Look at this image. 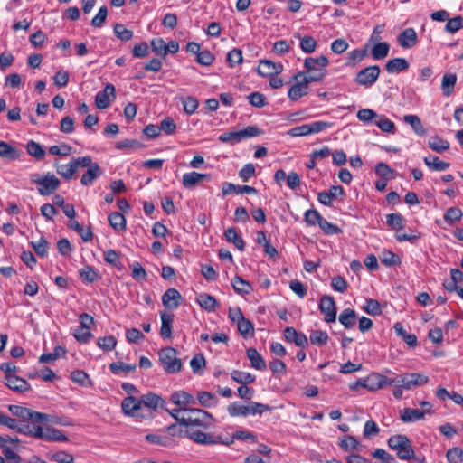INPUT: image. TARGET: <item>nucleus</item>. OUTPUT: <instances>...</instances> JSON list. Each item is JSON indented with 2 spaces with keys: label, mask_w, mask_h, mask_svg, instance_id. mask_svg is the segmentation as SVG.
Returning a JSON list of instances; mask_svg holds the SVG:
<instances>
[{
  "label": "nucleus",
  "mask_w": 463,
  "mask_h": 463,
  "mask_svg": "<svg viewBox=\"0 0 463 463\" xmlns=\"http://www.w3.org/2000/svg\"><path fill=\"white\" fill-rule=\"evenodd\" d=\"M197 400L203 407L210 408L216 406L218 399L209 392H199L197 393Z\"/></svg>",
  "instance_id": "37998d69"
},
{
  "label": "nucleus",
  "mask_w": 463,
  "mask_h": 463,
  "mask_svg": "<svg viewBox=\"0 0 463 463\" xmlns=\"http://www.w3.org/2000/svg\"><path fill=\"white\" fill-rule=\"evenodd\" d=\"M328 63V59L324 55L316 58L307 57L304 61L306 71L299 72L296 78L304 77L310 83L322 81L327 72L326 68Z\"/></svg>",
  "instance_id": "f257e3e1"
},
{
  "label": "nucleus",
  "mask_w": 463,
  "mask_h": 463,
  "mask_svg": "<svg viewBox=\"0 0 463 463\" xmlns=\"http://www.w3.org/2000/svg\"><path fill=\"white\" fill-rule=\"evenodd\" d=\"M399 387L410 390L413 387L421 386L429 382V377L422 373H407L398 375Z\"/></svg>",
  "instance_id": "1a4fd4ad"
},
{
  "label": "nucleus",
  "mask_w": 463,
  "mask_h": 463,
  "mask_svg": "<svg viewBox=\"0 0 463 463\" xmlns=\"http://www.w3.org/2000/svg\"><path fill=\"white\" fill-rule=\"evenodd\" d=\"M115 35L121 41L128 42L132 39L133 32L127 29L122 24H116L114 26Z\"/></svg>",
  "instance_id": "e2e57ef3"
},
{
  "label": "nucleus",
  "mask_w": 463,
  "mask_h": 463,
  "mask_svg": "<svg viewBox=\"0 0 463 463\" xmlns=\"http://www.w3.org/2000/svg\"><path fill=\"white\" fill-rule=\"evenodd\" d=\"M283 71L281 63H276L269 60L260 61L257 71L262 77H270L279 74Z\"/></svg>",
  "instance_id": "2eb2a0df"
},
{
  "label": "nucleus",
  "mask_w": 463,
  "mask_h": 463,
  "mask_svg": "<svg viewBox=\"0 0 463 463\" xmlns=\"http://www.w3.org/2000/svg\"><path fill=\"white\" fill-rule=\"evenodd\" d=\"M196 301L203 309L208 312L214 311L218 307V302L216 298L206 293L199 294L198 297L196 298Z\"/></svg>",
  "instance_id": "c756f323"
},
{
  "label": "nucleus",
  "mask_w": 463,
  "mask_h": 463,
  "mask_svg": "<svg viewBox=\"0 0 463 463\" xmlns=\"http://www.w3.org/2000/svg\"><path fill=\"white\" fill-rule=\"evenodd\" d=\"M339 447L346 452L352 451V450H357L360 451L362 445L360 442L353 436L345 435L339 439L338 441Z\"/></svg>",
  "instance_id": "7c9ffc66"
},
{
  "label": "nucleus",
  "mask_w": 463,
  "mask_h": 463,
  "mask_svg": "<svg viewBox=\"0 0 463 463\" xmlns=\"http://www.w3.org/2000/svg\"><path fill=\"white\" fill-rule=\"evenodd\" d=\"M319 310L325 315L324 320L326 323L335 322L336 319V307L332 296L325 295L321 298Z\"/></svg>",
  "instance_id": "9d476101"
},
{
  "label": "nucleus",
  "mask_w": 463,
  "mask_h": 463,
  "mask_svg": "<svg viewBox=\"0 0 463 463\" xmlns=\"http://www.w3.org/2000/svg\"><path fill=\"white\" fill-rule=\"evenodd\" d=\"M246 354L250 362L251 367L259 371L266 370V363L261 354L255 348L247 349Z\"/></svg>",
  "instance_id": "bb28decb"
},
{
  "label": "nucleus",
  "mask_w": 463,
  "mask_h": 463,
  "mask_svg": "<svg viewBox=\"0 0 463 463\" xmlns=\"http://www.w3.org/2000/svg\"><path fill=\"white\" fill-rule=\"evenodd\" d=\"M463 215L462 211L458 207H450L449 208L444 214V221L448 224H453L454 222L459 221Z\"/></svg>",
  "instance_id": "13d9d810"
},
{
  "label": "nucleus",
  "mask_w": 463,
  "mask_h": 463,
  "mask_svg": "<svg viewBox=\"0 0 463 463\" xmlns=\"http://www.w3.org/2000/svg\"><path fill=\"white\" fill-rule=\"evenodd\" d=\"M424 163L432 171H444L450 165L449 163L441 161L438 156H426Z\"/></svg>",
  "instance_id": "a19ab883"
},
{
  "label": "nucleus",
  "mask_w": 463,
  "mask_h": 463,
  "mask_svg": "<svg viewBox=\"0 0 463 463\" xmlns=\"http://www.w3.org/2000/svg\"><path fill=\"white\" fill-rule=\"evenodd\" d=\"M428 145L430 149L438 153H441L449 148V143L447 140L440 138L439 137H431L429 140Z\"/></svg>",
  "instance_id": "de8ad7c7"
},
{
  "label": "nucleus",
  "mask_w": 463,
  "mask_h": 463,
  "mask_svg": "<svg viewBox=\"0 0 463 463\" xmlns=\"http://www.w3.org/2000/svg\"><path fill=\"white\" fill-rule=\"evenodd\" d=\"M237 327H238V330L240 332V334L244 337V338H248L249 336H250L253 333V325L252 323L243 317L238 324H237Z\"/></svg>",
  "instance_id": "680f3d73"
},
{
  "label": "nucleus",
  "mask_w": 463,
  "mask_h": 463,
  "mask_svg": "<svg viewBox=\"0 0 463 463\" xmlns=\"http://www.w3.org/2000/svg\"><path fill=\"white\" fill-rule=\"evenodd\" d=\"M298 78H300L301 80L292 85L288 92L289 99L293 101L307 94L308 84L310 83L304 77H298L297 79Z\"/></svg>",
  "instance_id": "6ab92c4d"
},
{
  "label": "nucleus",
  "mask_w": 463,
  "mask_h": 463,
  "mask_svg": "<svg viewBox=\"0 0 463 463\" xmlns=\"http://www.w3.org/2000/svg\"><path fill=\"white\" fill-rule=\"evenodd\" d=\"M5 385L11 390L18 392H24L30 389V384L23 378L14 375H9L5 379Z\"/></svg>",
  "instance_id": "5701e85b"
},
{
  "label": "nucleus",
  "mask_w": 463,
  "mask_h": 463,
  "mask_svg": "<svg viewBox=\"0 0 463 463\" xmlns=\"http://www.w3.org/2000/svg\"><path fill=\"white\" fill-rule=\"evenodd\" d=\"M356 384H361L362 387L366 388L371 392H376L381 389L379 373H371L366 378L357 381Z\"/></svg>",
  "instance_id": "473e14b6"
},
{
  "label": "nucleus",
  "mask_w": 463,
  "mask_h": 463,
  "mask_svg": "<svg viewBox=\"0 0 463 463\" xmlns=\"http://www.w3.org/2000/svg\"><path fill=\"white\" fill-rule=\"evenodd\" d=\"M390 45L387 43L383 42L376 43L372 48L371 53L374 60H383L388 55Z\"/></svg>",
  "instance_id": "c03bdc74"
},
{
  "label": "nucleus",
  "mask_w": 463,
  "mask_h": 463,
  "mask_svg": "<svg viewBox=\"0 0 463 463\" xmlns=\"http://www.w3.org/2000/svg\"><path fill=\"white\" fill-rule=\"evenodd\" d=\"M222 194L225 196V195H228L232 193H236V194H257V190L252 187V186H250V185H235L232 183H224L223 184V186H222Z\"/></svg>",
  "instance_id": "a878e982"
},
{
  "label": "nucleus",
  "mask_w": 463,
  "mask_h": 463,
  "mask_svg": "<svg viewBox=\"0 0 463 463\" xmlns=\"http://www.w3.org/2000/svg\"><path fill=\"white\" fill-rule=\"evenodd\" d=\"M225 240L234 244V246L241 251L244 250L245 243L243 239L238 234L237 231L233 227H230L224 232Z\"/></svg>",
  "instance_id": "2f4dec72"
},
{
  "label": "nucleus",
  "mask_w": 463,
  "mask_h": 463,
  "mask_svg": "<svg viewBox=\"0 0 463 463\" xmlns=\"http://www.w3.org/2000/svg\"><path fill=\"white\" fill-rule=\"evenodd\" d=\"M22 152L17 148L5 141H0V157L15 160L20 158Z\"/></svg>",
  "instance_id": "e433bc0d"
},
{
  "label": "nucleus",
  "mask_w": 463,
  "mask_h": 463,
  "mask_svg": "<svg viewBox=\"0 0 463 463\" xmlns=\"http://www.w3.org/2000/svg\"><path fill=\"white\" fill-rule=\"evenodd\" d=\"M357 118L364 123H372L376 120L378 114L371 109H362L356 114Z\"/></svg>",
  "instance_id": "4d7b16f0"
},
{
  "label": "nucleus",
  "mask_w": 463,
  "mask_h": 463,
  "mask_svg": "<svg viewBox=\"0 0 463 463\" xmlns=\"http://www.w3.org/2000/svg\"><path fill=\"white\" fill-rule=\"evenodd\" d=\"M116 98V90L113 84L108 83L103 90L99 91L95 96V105L99 109L109 107L111 101Z\"/></svg>",
  "instance_id": "9b49d317"
},
{
  "label": "nucleus",
  "mask_w": 463,
  "mask_h": 463,
  "mask_svg": "<svg viewBox=\"0 0 463 463\" xmlns=\"http://www.w3.org/2000/svg\"><path fill=\"white\" fill-rule=\"evenodd\" d=\"M26 151L30 156H33L37 160L43 159L45 156V151L43 146L33 140H30L27 143Z\"/></svg>",
  "instance_id": "a18cd8bd"
},
{
  "label": "nucleus",
  "mask_w": 463,
  "mask_h": 463,
  "mask_svg": "<svg viewBox=\"0 0 463 463\" xmlns=\"http://www.w3.org/2000/svg\"><path fill=\"white\" fill-rule=\"evenodd\" d=\"M130 269L132 271L131 275L134 279L137 281L146 280L147 273L139 262H133L130 265Z\"/></svg>",
  "instance_id": "052dcab7"
},
{
  "label": "nucleus",
  "mask_w": 463,
  "mask_h": 463,
  "mask_svg": "<svg viewBox=\"0 0 463 463\" xmlns=\"http://www.w3.org/2000/svg\"><path fill=\"white\" fill-rule=\"evenodd\" d=\"M9 411L12 412L13 415L22 418L24 420H31L32 422H52L56 424H61L64 426L71 425V423L69 422H61L56 417H52L49 414L34 411L22 406L10 405Z\"/></svg>",
  "instance_id": "7ed1b4c3"
},
{
  "label": "nucleus",
  "mask_w": 463,
  "mask_h": 463,
  "mask_svg": "<svg viewBox=\"0 0 463 463\" xmlns=\"http://www.w3.org/2000/svg\"><path fill=\"white\" fill-rule=\"evenodd\" d=\"M375 173L382 178L391 180L394 177V171L385 163L380 162L375 166Z\"/></svg>",
  "instance_id": "69168bd1"
},
{
  "label": "nucleus",
  "mask_w": 463,
  "mask_h": 463,
  "mask_svg": "<svg viewBox=\"0 0 463 463\" xmlns=\"http://www.w3.org/2000/svg\"><path fill=\"white\" fill-rule=\"evenodd\" d=\"M36 439H43L45 441H68L69 439L62 431L54 428H46L36 430Z\"/></svg>",
  "instance_id": "ddd939ff"
},
{
  "label": "nucleus",
  "mask_w": 463,
  "mask_h": 463,
  "mask_svg": "<svg viewBox=\"0 0 463 463\" xmlns=\"http://www.w3.org/2000/svg\"><path fill=\"white\" fill-rule=\"evenodd\" d=\"M424 417V412L418 409L404 408L400 411V418L405 423L415 422L423 420Z\"/></svg>",
  "instance_id": "cd10ccee"
},
{
  "label": "nucleus",
  "mask_w": 463,
  "mask_h": 463,
  "mask_svg": "<svg viewBox=\"0 0 463 463\" xmlns=\"http://www.w3.org/2000/svg\"><path fill=\"white\" fill-rule=\"evenodd\" d=\"M283 335L288 342L294 343L297 346L306 347L308 345L307 337L303 333H298L292 326L284 329Z\"/></svg>",
  "instance_id": "f3484780"
},
{
  "label": "nucleus",
  "mask_w": 463,
  "mask_h": 463,
  "mask_svg": "<svg viewBox=\"0 0 463 463\" xmlns=\"http://www.w3.org/2000/svg\"><path fill=\"white\" fill-rule=\"evenodd\" d=\"M399 44L402 48H411L417 43V33L413 28H407L398 36Z\"/></svg>",
  "instance_id": "b1692460"
},
{
  "label": "nucleus",
  "mask_w": 463,
  "mask_h": 463,
  "mask_svg": "<svg viewBox=\"0 0 463 463\" xmlns=\"http://www.w3.org/2000/svg\"><path fill=\"white\" fill-rule=\"evenodd\" d=\"M103 256H104L105 261L109 265H111L118 269H123V265L120 260L119 254L116 250H107L103 253Z\"/></svg>",
  "instance_id": "8fccbe9b"
},
{
  "label": "nucleus",
  "mask_w": 463,
  "mask_h": 463,
  "mask_svg": "<svg viewBox=\"0 0 463 463\" xmlns=\"http://www.w3.org/2000/svg\"><path fill=\"white\" fill-rule=\"evenodd\" d=\"M183 298L179 291L174 288H168L162 296V304L165 308L176 309Z\"/></svg>",
  "instance_id": "dca6fc26"
},
{
  "label": "nucleus",
  "mask_w": 463,
  "mask_h": 463,
  "mask_svg": "<svg viewBox=\"0 0 463 463\" xmlns=\"http://www.w3.org/2000/svg\"><path fill=\"white\" fill-rule=\"evenodd\" d=\"M102 175V170L97 163H94L90 168L82 175L80 184L84 186H90L94 181Z\"/></svg>",
  "instance_id": "393cba45"
},
{
  "label": "nucleus",
  "mask_w": 463,
  "mask_h": 463,
  "mask_svg": "<svg viewBox=\"0 0 463 463\" xmlns=\"http://www.w3.org/2000/svg\"><path fill=\"white\" fill-rule=\"evenodd\" d=\"M146 440L151 444H156L163 447H168L172 444V439L167 436H160L156 434L146 435Z\"/></svg>",
  "instance_id": "bf43d9fd"
},
{
  "label": "nucleus",
  "mask_w": 463,
  "mask_h": 463,
  "mask_svg": "<svg viewBox=\"0 0 463 463\" xmlns=\"http://www.w3.org/2000/svg\"><path fill=\"white\" fill-rule=\"evenodd\" d=\"M309 339L312 345H326L328 341V335L326 331L313 330L310 333Z\"/></svg>",
  "instance_id": "5fc2aeb1"
},
{
  "label": "nucleus",
  "mask_w": 463,
  "mask_h": 463,
  "mask_svg": "<svg viewBox=\"0 0 463 463\" xmlns=\"http://www.w3.org/2000/svg\"><path fill=\"white\" fill-rule=\"evenodd\" d=\"M409 68V62L404 58H394L387 61L385 64V70L389 73H399L401 71H407Z\"/></svg>",
  "instance_id": "c85d7f7f"
},
{
  "label": "nucleus",
  "mask_w": 463,
  "mask_h": 463,
  "mask_svg": "<svg viewBox=\"0 0 463 463\" xmlns=\"http://www.w3.org/2000/svg\"><path fill=\"white\" fill-rule=\"evenodd\" d=\"M31 182L35 184L41 195H49L54 193L60 186V180L52 173L44 175H33Z\"/></svg>",
  "instance_id": "0eeeda50"
},
{
  "label": "nucleus",
  "mask_w": 463,
  "mask_h": 463,
  "mask_svg": "<svg viewBox=\"0 0 463 463\" xmlns=\"http://www.w3.org/2000/svg\"><path fill=\"white\" fill-rule=\"evenodd\" d=\"M387 443L392 450L396 451L400 459L410 460V458H414V449L407 436L402 434L391 436Z\"/></svg>",
  "instance_id": "20e7f679"
},
{
  "label": "nucleus",
  "mask_w": 463,
  "mask_h": 463,
  "mask_svg": "<svg viewBox=\"0 0 463 463\" xmlns=\"http://www.w3.org/2000/svg\"><path fill=\"white\" fill-rule=\"evenodd\" d=\"M161 318V328L160 335L163 339H171L172 337V327L175 318V315L171 312L162 311L160 312Z\"/></svg>",
  "instance_id": "a211bd4d"
},
{
  "label": "nucleus",
  "mask_w": 463,
  "mask_h": 463,
  "mask_svg": "<svg viewBox=\"0 0 463 463\" xmlns=\"http://www.w3.org/2000/svg\"><path fill=\"white\" fill-rule=\"evenodd\" d=\"M159 362L166 373H179L182 369V362L177 357V352L173 347L162 348L159 353Z\"/></svg>",
  "instance_id": "423d86ee"
},
{
  "label": "nucleus",
  "mask_w": 463,
  "mask_h": 463,
  "mask_svg": "<svg viewBox=\"0 0 463 463\" xmlns=\"http://www.w3.org/2000/svg\"><path fill=\"white\" fill-rule=\"evenodd\" d=\"M386 223L392 227V229L399 232L404 228V219L399 213H390L386 216Z\"/></svg>",
  "instance_id": "864d4df0"
},
{
  "label": "nucleus",
  "mask_w": 463,
  "mask_h": 463,
  "mask_svg": "<svg viewBox=\"0 0 463 463\" xmlns=\"http://www.w3.org/2000/svg\"><path fill=\"white\" fill-rule=\"evenodd\" d=\"M142 406L147 407L152 410L157 408H165V402L159 395L148 392L141 396Z\"/></svg>",
  "instance_id": "412c9836"
},
{
  "label": "nucleus",
  "mask_w": 463,
  "mask_h": 463,
  "mask_svg": "<svg viewBox=\"0 0 463 463\" xmlns=\"http://www.w3.org/2000/svg\"><path fill=\"white\" fill-rule=\"evenodd\" d=\"M234 439L250 440L253 443L257 442V438L252 432L247 430H237L233 433L232 437L222 439V444L231 445L233 443Z\"/></svg>",
  "instance_id": "72a5a7b5"
},
{
  "label": "nucleus",
  "mask_w": 463,
  "mask_h": 463,
  "mask_svg": "<svg viewBox=\"0 0 463 463\" xmlns=\"http://www.w3.org/2000/svg\"><path fill=\"white\" fill-rule=\"evenodd\" d=\"M142 408L141 399H137L134 396H128L123 399L121 402V410L125 415L138 416Z\"/></svg>",
  "instance_id": "4468645a"
},
{
  "label": "nucleus",
  "mask_w": 463,
  "mask_h": 463,
  "mask_svg": "<svg viewBox=\"0 0 463 463\" xmlns=\"http://www.w3.org/2000/svg\"><path fill=\"white\" fill-rule=\"evenodd\" d=\"M363 309L371 316H379L382 313L380 303L373 298H367Z\"/></svg>",
  "instance_id": "6e6d98bb"
},
{
  "label": "nucleus",
  "mask_w": 463,
  "mask_h": 463,
  "mask_svg": "<svg viewBox=\"0 0 463 463\" xmlns=\"http://www.w3.org/2000/svg\"><path fill=\"white\" fill-rule=\"evenodd\" d=\"M136 368V364L125 363H112L109 364V370L116 375L126 376L129 373L134 372Z\"/></svg>",
  "instance_id": "ea45409f"
},
{
  "label": "nucleus",
  "mask_w": 463,
  "mask_h": 463,
  "mask_svg": "<svg viewBox=\"0 0 463 463\" xmlns=\"http://www.w3.org/2000/svg\"><path fill=\"white\" fill-rule=\"evenodd\" d=\"M457 82V75L453 73L444 74L441 81V90L444 96H449Z\"/></svg>",
  "instance_id": "58836bf2"
},
{
  "label": "nucleus",
  "mask_w": 463,
  "mask_h": 463,
  "mask_svg": "<svg viewBox=\"0 0 463 463\" xmlns=\"http://www.w3.org/2000/svg\"><path fill=\"white\" fill-rule=\"evenodd\" d=\"M234 290L239 294H249L251 291L250 284L241 277L236 276L232 281Z\"/></svg>",
  "instance_id": "603ef678"
},
{
  "label": "nucleus",
  "mask_w": 463,
  "mask_h": 463,
  "mask_svg": "<svg viewBox=\"0 0 463 463\" xmlns=\"http://www.w3.org/2000/svg\"><path fill=\"white\" fill-rule=\"evenodd\" d=\"M403 120L405 123L409 124L412 128V129L418 136L423 137L427 134V130L422 126V123L418 116L405 115L403 117Z\"/></svg>",
  "instance_id": "c9c22d12"
},
{
  "label": "nucleus",
  "mask_w": 463,
  "mask_h": 463,
  "mask_svg": "<svg viewBox=\"0 0 463 463\" xmlns=\"http://www.w3.org/2000/svg\"><path fill=\"white\" fill-rule=\"evenodd\" d=\"M294 37L300 40L299 46H300V49L305 53H312L313 52H315L316 47H317V42L314 39V37H312L310 35H306L304 37H300L299 33H295Z\"/></svg>",
  "instance_id": "4c0bfd02"
},
{
  "label": "nucleus",
  "mask_w": 463,
  "mask_h": 463,
  "mask_svg": "<svg viewBox=\"0 0 463 463\" xmlns=\"http://www.w3.org/2000/svg\"><path fill=\"white\" fill-rule=\"evenodd\" d=\"M463 28V17L460 15L449 19L445 26V30L449 33H455Z\"/></svg>",
  "instance_id": "0e129e2a"
},
{
  "label": "nucleus",
  "mask_w": 463,
  "mask_h": 463,
  "mask_svg": "<svg viewBox=\"0 0 463 463\" xmlns=\"http://www.w3.org/2000/svg\"><path fill=\"white\" fill-rule=\"evenodd\" d=\"M231 376L233 381H235L239 383H241V384L251 383L255 381L254 375H252L250 373H246V372H242V371H239V370L232 371Z\"/></svg>",
  "instance_id": "3c124183"
},
{
  "label": "nucleus",
  "mask_w": 463,
  "mask_h": 463,
  "mask_svg": "<svg viewBox=\"0 0 463 463\" xmlns=\"http://www.w3.org/2000/svg\"><path fill=\"white\" fill-rule=\"evenodd\" d=\"M57 173L61 175L64 179H71L76 173V167L73 160L66 165H55Z\"/></svg>",
  "instance_id": "49530a36"
},
{
  "label": "nucleus",
  "mask_w": 463,
  "mask_h": 463,
  "mask_svg": "<svg viewBox=\"0 0 463 463\" xmlns=\"http://www.w3.org/2000/svg\"><path fill=\"white\" fill-rule=\"evenodd\" d=\"M381 73L378 65H371L359 71L355 76V82L358 85L369 88L378 80Z\"/></svg>",
  "instance_id": "6e6552de"
},
{
  "label": "nucleus",
  "mask_w": 463,
  "mask_h": 463,
  "mask_svg": "<svg viewBox=\"0 0 463 463\" xmlns=\"http://www.w3.org/2000/svg\"><path fill=\"white\" fill-rule=\"evenodd\" d=\"M170 401L182 408H187V405L195 404L194 396L184 391H176L170 396Z\"/></svg>",
  "instance_id": "aec40b11"
},
{
  "label": "nucleus",
  "mask_w": 463,
  "mask_h": 463,
  "mask_svg": "<svg viewBox=\"0 0 463 463\" xmlns=\"http://www.w3.org/2000/svg\"><path fill=\"white\" fill-rule=\"evenodd\" d=\"M204 179L209 180L210 175L197 172L185 173L182 178V184L185 188H194L197 184Z\"/></svg>",
  "instance_id": "4be33fe9"
},
{
  "label": "nucleus",
  "mask_w": 463,
  "mask_h": 463,
  "mask_svg": "<svg viewBox=\"0 0 463 463\" xmlns=\"http://www.w3.org/2000/svg\"><path fill=\"white\" fill-rule=\"evenodd\" d=\"M181 418V425L185 427H200L208 430L213 424V417L207 411L201 409L184 408Z\"/></svg>",
  "instance_id": "f03ea898"
},
{
  "label": "nucleus",
  "mask_w": 463,
  "mask_h": 463,
  "mask_svg": "<svg viewBox=\"0 0 463 463\" xmlns=\"http://www.w3.org/2000/svg\"><path fill=\"white\" fill-rule=\"evenodd\" d=\"M338 319L345 328H353L356 324V313L354 309L345 308L340 313Z\"/></svg>",
  "instance_id": "f704fd0d"
},
{
  "label": "nucleus",
  "mask_w": 463,
  "mask_h": 463,
  "mask_svg": "<svg viewBox=\"0 0 463 463\" xmlns=\"http://www.w3.org/2000/svg\"><path fill=\"white\" fill-rule=\"evenodd\" d=\"M374 124L383 131L386 133H394L395 124L383 115H378Z\"/></svg>",
  "instance_id": "09e8293b"
},
{
  "label": "nucleus",
  "mask_w": 463,
  "mask_h": 463,
  "mask_svg": "<svg viewBox=\"0 0 463 463\" xmlns=\"http://www.w3.org/2000/svg\"><path fill=\"white\" fill-rule=\"evenodd\" d=\"M108 221L109 225L116 231H124L126 229V219L120 213H111L108 217Z\"/></svg>",
  "instance_id": "79ce46f5"
},
{
  "label": "nucleus",
  "mask_w": 463,
  "mask_h": 463,
  "mask_svg": "<svg viewBox=\"0 0 463 463\" xmlns=\"http://www.w3.org/2000/svg\"><path fill=\"white\" fill-rule=\"evenodd\" d=\"M74 337L77 339L78 342L86 344L90 341V339L92 337V334L90 332V329H88L86 327L78 326L74 329L73 333Z\"/></svg>",
  "instance_id": "338daca9"
},
{
  "label": "nucleus",
  "mask_w": 463,
  "mask_h": 463,
  "mask_svg": "<svg viewBox=\"0 0 463 463\" xmlns=\"http://www.w3.org/2000/svg\"><path fill=\"white\" fill-rule=\"evenodd\" d=\"M271 408L269 405L260 402H250L249 405H243L239 402H232L227 407V411L232 417L248 415H261L265 411H269Z\"/></svg>",
  "instance_id": "39448f33"
},
{
  "label": "nucleus",
  "mask_w": 463,
  "mask_h": 463,
  "mask_svg": "<svg viewBox=\"0 0 463 463\" xmlns=\"http://www.w3.org/2000/svg\"><path fill=\"white\" fill-rule=\"evenodd\" d=\"M449 463H459L462 461L463 450L459 447L449 449L446 454Z\"/></svg>",
  "instance_id": "774afa93"
},
{
  "label": "nucleus",
  "mask_w": 463,
  "mask_h": 463,
  "mask_svg": "<svg viewBox=\"0 0 463 463\" xmlns=\"http://www.w3.org/2000/svg\"><path fill=\"white\" fill-rule=\"evenodd\" d=\"M185 434L187 435V438L197 444L214 445L222 443L221 436L206 434L201 430H185Z\"/></svg>",
  "instance_id": "f8f14e48"
}]
</instances>
